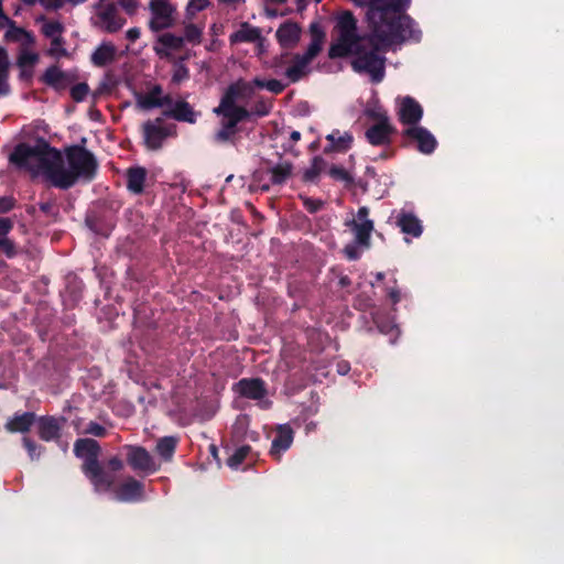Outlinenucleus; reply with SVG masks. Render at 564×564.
Segmentation results:
<instances>
[{"label": "nucleus", "mask_w": 564, "mask_h": 564, "mask_svg": "<svg viewBox=\"0 0 564 564\" xmlns=\"http://www.w3.org/2000/svg\"><path fill=\"white\" fill-rule=\"evenodd\" d=\"M355 2L368 8L366 19L369 42L376 51L419 39L413 21L403 13L410 0H355Z\"/></svg>", "instance_id": "obj_1"}, {"label": "nucleus", "mask_w": 564, "mask_h": 564, "mask_svg": "<svg viewBox=\"0 0 564 564\" xmlns=\"http://www.w3.org/2000/svg\"><path fill=\"white\" fill-rule=\"evenodd\" d=\"M364 40L357 34V22L348 11L337 17L335 37L329 48V57L356 55L352 68L358 73H367L379 83L384 77V58L378 53H366L361 50Z\"/></svg>", "instance_id": "obj_2"}, {"label": "nucleus", "mask_w": 564, "mask_h": 564, "mask_svg": "<svg viewBox=\"0 0 564 564\" xmlns=\"http://www.w3.org/2000/svg\"><path fill=\"white\" fill-rule=\"evenodd\" d=\"M11 161L33 176H42L53 184V175L57 174L59 152L45 141L37 140L34 145H18L11 154Z\"/></svg>", "instance_id": "obj_3"}, {"label": "nucleus", "mask_w": 564, "mask_h": 564, "mask_svg": "<svg viewBox=\"0 0 564 564\" xmlns=\"http://www.w3.org/2000/svg\"><path fill=\"white\" fill-rule=\"evenodd\" d=\"M96 170L93 155L82 148L68 151L66 161L59 154L57 174L53 175V185L67 188L78 178L89 180Z\"/></svg>", "instance_id": "obj_4"}, {"label": "nucleus", "mask_w": 564, "mask_h": 564, "mask_svg": "<svg viewBox=\"0 0 564 564\" xmlns=\"http://www.w3.org/2000/svg\"><path fill=\"white\" fill-rule=\"evenodd\" d=\"M77 457L84 459V471L89 477L97 491H108L112 484V477L104 471L97 462L99 445L90 438L78 440L74 447Z\"/></svg>", "instance_id": "obj_5"}, {"label": "nucleus", "mask_w": 564, "mask_h": 564, "mask_svg": "<svg viewBox=\"0 0 564 564\" xmlns=\"http://www.w3.org/2000/svg\"><path fill=\"white\" fill-rule=\"evenodd\" d=\"M367 207H360L351 218L345 221V225L351 229L355 235V243L347 245L344 249L346 257L350 260L359 258L361 251L369 247L370 235L373 230V223L369 219Z\"/></svg>", "instance_id": "obj_6"}, {"label": "nucleus", "mask_w": 564, "mask_h": 564, "mask_svg": "<svg viewBox=\"0 0 564 564\" xmlns=\"http://www.w3.org/2000/svg\"><path fill=\"white\" fill-rule=\"evenodd\" d=\"M257 88L254 80H238L232 84L221 98L218 111H226L229 116H234L236 120H242L248 116V111L241 105L252 98Z\"/></svg>", "instance_id": "obj_7"}, {"label": "nucleus", "mask_w": 564, "mask_h": 564, "mask_svg": "<svg viewBox=\"0 0 564 564\" xmlns=\"http://www.w3.org/2000/svg\"><path fill=\"white\" fill-rule=\"evenodd\" d=\"M91 20L94 25L108 33L119 31L126 23L110 0H99L95 6V14Z\"/></svg>", "instance_id": "obj_8"}, {"label": "nucleus", "mask_w": 564, "mask_h": 564, "mask_svg": "<svg viewBox=\"0 0 564 564\" xmlns=\"http://www.w3.org/2000/svg\"><path fill=\"white\" fill-rule=\"evenodd\" d=\"M149 9L151 13L149 26L151 30L160 31L174 24L176 8L170 0H150Z\"/></svg>", "instance_id": "obj_9"}, {"label": "nucleus", "mask_w": 564, "mask_h": 564, "mask_svg": "<svg viewBox=\"0 0 564 564\" xmlns=\"http://www.w3.org/2000/svg\"><path fill=\"white\" fill-rule=\"evenodd\" d=\"M127 460L134 470L154 473L159 468L150 453L139 446L128 447Z\"/></svg>", "instance_id": "obj_10"}, {"label": "nucleus", "mask_w": 564, "mask_h": 564, "mask_svg": "<svg viewBox=\"0 0 564 564\" xmlns=\"http://www.w3.org/2000/svg\"><path fill=\"white\" fill-rule=\"evenodd\" d=\"M144 142L151 150L161 148L164 139L171 134V129L165 127L161 119L148 121L143 126Z\"/></svg>", "instance_id": "obj_11"}, {"label": "nucleus", "mask_w": 564, "mask_h": 564, "mask_svg": "<svg viewBox=\"0 0 564 564\" xmlns=\"http://www.w3.org/2000/svg\"><path fill=\"white\" fill-rule=\"evenodd\" d=\"M184 45V39L172 33L160 35L154 44V51L161 58H171L178 53Z\"/></svg>", "instance_id": "obj_12"}, {"label": "nucleus", "mask_w": 564, "mask_h": 564, "mask_svg": "<svg viewBox=\"0 0 564 564\" xmlns=\"http://www.w3.org/2000/svg\"><path fill=\"white\" fill-rule=\"evenodd\" d=\"M398 113L403 124L413 127L421 120L423 110L414 99L404 97L399 101Z\"/></svg>", "instance_id": "obj_13"}, {"label": "nucleus", "mask_w": 564, "mask_h": 564, "mask_svg": "<svg viewBox=\"0 0 564 564\" xmlns=\"http://www.w3.org/2000/svg\"><path fill=\"white\" fill-rule=\"evenodd\" d=\"M137 105L141 109L148 110L152 108L171 106L172 100L169 96L163 95L160 86H154L149 91L138 95Z\"/></svg>", "instance_id": "obj_14"}, {"label": "nucleus", "mask_w": 564, "mask_h": 564, "mask_svg": "<svg viewBox=\"0 0 564 564\" xmlns=\"http://www.w3.org/2000/svg\"><path fill=\"white\" fill-rule=\"evenodd\" d=\"M64 419H56L52 416L40 417L36 422L37 434L43 441H56L61 435V430L64 426Z\"/></svg>", "instance_id": "obj_15"}, {"label": "nucleus", "mask_w": 564, "mask_h": 564, "mask_svg": "<svg viewBox=\"0 0 564 564\" xmlns=\"http://www.w3.org/2000/svg\"><path fill=\"white\" fill-rule=\"evenodd\" d=\"M405 134L417 143V148L422 153H432L436 147V140L426 129L413 126L405 130Z\"/></svg>", "instance_id": "obj_16"}, {"label": "nucleus", "mask_w": 564, "mask_h": 564, "mask_svg": "<svg viewBox=\"0 0 564 564\" xmlns=\"http://www.w3.org/2000/svg\"><path fill=\"white\" fill-rule=\"evenodd\" d=\"M392 132L389 119L386 115H381L378 123L369 128L366 132L368 141L373 145H381L389 141Z\"/></svg>", "instance_id": "obj_17"}, {"label": "nucleus", "mask_w": 564, "mask_h": 564, "mask_svg": "<svg viewBox=\"0 0 564 564\" xmlns=\"http://www.w3.org/2000/svg\"><path fill=\"white\" fill-rule=\"evenodd\" d=\"M276 39L282 47H294L301 39V28L295 22H285L276 30Z\"/></svg>", "instance_id": "obj_18"}, {"label": "nucleus", "mask_w": 564, "mask_h": 564, "mask_svg": "<svg viewBox=\"0 0 564 564\" xmlns=\"http://www.w3.org/2000/svg\"><path fill=\"white\" fill-rule=\"evenodd\" d=\"M328 144L325 148L326 152H346L354 142L352 135L348 131L334 130L326 135Z\"/></svg>", "instance_id": "obj_19"}, {"label": "nucleus", "mask_w": 564, "mask_h": 564, "mask_svg": "<svg viewBox=\"0 0 564 564\" xmlns=\"http://www.w3.org/2000/svg\"><path fill=\"white\" fill-rule=\"evenodd\" d=\"M235 391L253 400H262L265 394L263 382L259 379H242L235 384Z\"/></svg>", "instance_id": "obj_20"}, {"label": "nucleus", "mask_w": 564, "mask_h": 564, "mask_svg": "<svg viewBox=\"0 0 564 564\" xmlns=\"http://www.w3.org/2000/svg\"><path fill=\"white\" fill-rule=\"evenodd\" d=\"M143 496L141 482L133 478H128L115 491V497L119 501H135Z\"/></svg>", "instance_id": "obj_21"}, {"label": "nucleus", "mask_w": 564, "mask_h": 564, "mask_svg": "<svg viewBox=\"0 0 564 564\" xmlns=\"http://www.w3.org/2000/svg\"><path fill=\"white\" fill-rule=\"evenodd\" d=\"M40 55L34 51L33 46L20 48L17 64L21 69V76L30 78L33 75V68L37 64Z\"/></svg>", "instance_id": "obj_22"}, {"label": "nucleus", "mask_w": 564, "mask_h": 564, "mask_svg": "<svg viewBox=\"0 0 564 564\" xmlns=\"http://www.w3.org/2000/svg\"><path fill=\"white\" fill-rule=\"evenodd\" d=\"M312 61L303 54L295 55L292 65L285 70V77L291 82L295 83L305 77L310 72V65Z\"/></svg>", "instance_id": "obj_23"}, {"label": "nucleus", "mask_w": 564, "mask_h": 564, "mask_svg": "<svg viewBox=\"0 0 564 564\" xmlns=\"http://www.w3.org/2000/svg\"><path fill=\"white\" fill-rule=\"evenodd\" d=\"M73 79L74 76L70 73L63 72L56 66L47 68L43 75V82L55 89H64Z\"/></svg>", "instance_id": "obj_24"}, {"label": "nucleus", "mask_w": 564, "mask_h": 564, "mask_svg": "<svg viewBox=\"0 0 564 564\" xmlns=\"http://www.w3.org/2000/svg\"><path fill=\"white\" fill-rule=\"evenodd\" d=\"M310 34H311V43L306 50V52L303 54L311 61H313L318 53L322 51L324 41H325V31L322 28V25L318 22H313L310 26Z\"/></svg>", "instance_id": "obj_25"}, {"label": "nucleus", "mask_w": 564, "mask_h": 564, "mask_svg": "<svg viewBox=\"0 0 564 564\" xmlns=\"http://www.w3.org/2000/svg\"><path fill=\"white\" fill-rule=\"evenodd\" d=\"M310 34H311V43L306 50V52L303 54L311 61H313L318 53L322 51L324 41H325V31L322 28V25L318 22H313L310 26Z\"/></svg>", "instance_id": "obj_26"}, {"label": "nucleus", "mask_w": 564, "mask_h": 564, "mask_svg": "<svg viewBox=\"0 0 564 564\" xmlns=\"http://www.w3.org/2000/svg\"><path fill=\"white\" fill-rule=\"evenodd\" d=\"M117 47L111 42H102L91 54V63L102 67L116 59Z\"/></svg>", "instance_id": "obj_27"}, {"label": "nucleus", "mask_w": 564, "mask_h": 564, "mask_svg": "<svg viewBox=\"0 0 564 564\" xmlns=\"http://www.w3.org/2000/svg\"><path fill=\"white\" fill-rule=\"evenodd\" d=\"M293 442V431L288 425H281L278 435L272 442L271 455L280 458L282 452L286 451Z\"/></svg>", "instance_id": "obj_28"}, {"label": "nucleus", "mask_w": 564, "mask_h": 564, "mask_svg": "<svg viewBox=\"0 0 564 564\" xmlns=\"http://www.w3.org/2000/svg\"><path fill=\"white\" fill-rule=\"evenodd\" d=\"M259 41V53H262V40L260 37V31L257 28H253L247 23L240 25V28L230 35L231 43H241V42H256Z\"/></svg>", "instance_id": "obj_29"}, {"label": "nucleus", "mask_w": 564, "mask_h": 564, "mask_svg": "<svg viewBox=\"0 0 564 564\" xmlns=\"http://www.w3.org/2000/svg\"><path fill=\"white\" fill-rule=\"evenodd\" d=\"M6 39L7 41L18 43L20 48L34 46L35 44L33 34L22 28L17 26L14 22L10 23V26L6 32Z\"/></svg>", "instance_id": "obj_30"}, {"label": "nucleus", "mask_w": 564, "mask_h": 564, "mask_svg": "<svg viewBox=\"0 0 564 564\" xmlns=\"http://www.w3.org/2000/svg\"><path fill=\"white\" fill-rule=\"evenodd\" d=\"M35 422V415L31 412H25L22 414H15L6 423V429L11 433H24L30 430V427Z\"/></svg>", "instance_id": "obj_31"}, {"label": "nucleus", "mask_w": 564, "mask_h": 564, "mask_svg": "<svg viewBox=\"0 0 564 564\" xmlns=\"http://www.w3.org/2000/svg\"><path fill=\"white\" fill-rule=\"evenodd\" d=\"M214 111L223 117V127L216 134V140L219 142L228 141L236 132L235 128L241 120H236L234 116H229L226 111H218V107Z\"/></svg>", "instance_id": "obj_32"}, {"label": "nucleus", "mask_w": 564, "mask_h": 564, "mask_svg": "<svg viewBox=\"0 0 564 564\" xmlns=\"http://www.w3.org/2000/svg\"><path fill=\"white\" fill-rule=\"evenodd\" d=\"M398 225L402 232L419 237L422 234L420 220L410 213H401L398 218Z\"/></svg>", "instance_id": "obj_33"}, {"label": "nucleus", "mask_w": 564, "mask_h": 564, "mask_svg": "<svg viewBox=\"0 0 564 564\" xmlns=\"http://www.w3.org/2000/svg\"><path fill=\"white\" fill-rule=\"evenodd\" d=\"M147 172L142 167H134L128 171V188L133 193H141L145 181Z\"/></svg>", "instance_id": "obj_34"}, {"label": "nucleus", "mask_w": 564, "mask_h": 564, "mask_svg": "<svg viewBox=\"0 0 564 564\" xmlns=\"http://www.w3.org/2000/svg\"><path fill=\"white\" fill-rule=\"evenodd\" d=\"M169 107L170 115L173 116L175 119L187 122H195V113L193 112L188 104L180 101Z\"/></svg>", "instance_id": "obj_35"}, {"label": "nucleus", "mask_w": 564, "mask_h": 564, "mask_svg": "<svg viewBox=\"0 0 564 564\" xmlns=\"http://www.w3.org/2000/svg\"><path fill=\"white\" fill-rule=\"evenodd\" d=\"M12 228V223L8 218H0V249H2L7 256L11 257L14 253L12 242L7 238V235Z\"/></svg>", "instance_id": "obj_36"}, {"label": "nucleus", "mask_w": 564, "mask_h": 564, "mask_svg": "<svg viewBox=\"0 0 564 564\" xmlns=\"http://www.w3.org/2000/svg\"><path fill=\"white\" fill-rule=\"evenodd\" d=\"M177 440L173 436H166L156 443V453L164 459L170 460L174 454Z\"/></svg>", "instance_id": "obj_37"}, {"label": "nucleus", "mask_w": 564, "mask_h": 564, "mask_svg": "<svg viewBox=\"0 0 564 564\" xmlns=\"http://www.w3.org/2000/svg\"><path fill=\"white\" fill-rule=\"evenodd\" d=\"M37 22L42 23V32L45 36L55 40L61 39V34L63 32V25L61 22L55 20H46L44 18H39Z\"/></svg>", "instance_id": "obj_38"}, {"label": "nucleus", "mask_w": 564, "mask_h": 564, "mask_svg": "<svg viewBox=\"0 0 564 564\" xmlns=\"http://www.w3.org/2000/svg\"><path fill=\"white\" fill-rule=\"evenodd\" d=\"M75 427L79 434H91L98 437L106 435V427L96 422L83 423L82 420L75 422Z\"/></svg>", "instance_id": "obj_39"}, {"label": "nucleus", "mask_w": 564, "mask_h": 564, "mask_svg": "<svg viewBox=\"0 0 564 564\" xmlns=\"http://www.w3.org/2000/svg\"><path fill=\"white\" fill-rule=\"evenodd\" d=\"M250 452L248 446H241L237 448L232 455L227 459V464L230 468H238V466L246 459Z\"/></svg>", "instance_id": "obj_40"}, {"label": "nucleus", "mask_w": 564, "mask_h": 564, "mask_svg": "<svg viewBox=\"0 0 564 564\" xmlns=\"http://www.w3.org/2000/svg\"><path fill=\"white\" fill-rule=\"evenodd\" d=\"M254 84H256L257 88H267L269 91L274 93V94H280L285 88V86L276 79H271V80L264 82V80L256 78Z\"/></svg>", "instance_id": "obj_41"}, {"label": "nucleus", "mask_w": 564, "mask_h": 564, "mask_svg": "<svg viewBox=\"0 0 564 564\" xmlns=\"http://www.w3.org/2000/svg\"><path fill=\"white\" fill-rule=\"evenodd\" d=\"M324 166H325V163H324L323 159L314 158V160L312 162V166L310 169H307L304 173V178L306 181H313L314 178H316L318 176V174L322 172Z\"/></svg>", "instance_id": "obj_42"}, {"label": "nucleus", "mask_w": 564, "mask_h": 564, "mask_svg": "<svg viewBox=\"0 0 564 564\" xmlns=\"http://www.w3.org/2000/svg\"><path fill=\"white\" fill-rule=\"evenodd\" d=\"M200 36H202V29L194 25V24H188L186 25L185 28V31H184V42L187 41L189 43H199L200 41Z\"/></svg>", "instance_id": "obj_43"}, {"label": "nucleus", "mask_w": 564, "mask_h": 564, "mask_svg": "<svg viewBox=\"0 0 564 564\" xmlns=\"http://www.w3.org/2000/svg\"><path fill=\"white\" fill-rule=\"evenodd\" d=\"M209 3V0H189L186 7V12L188 15L194 17L199 11L206 9Z\"/></svg>", "instance_id": "obj_44"}, {"label": "nucleus", "mask_w": 564, "mask_h": 564, "mask_svg": "<svg viewBox=\"0 0 564 564\" xmlns=\"http://www.w3.org/2000/svg\"><path fill=\"white\" fill-rule=\"evenodd\" d=\"M88 91H89V88H88L87 84L82 83L72 88L70 95L74 100L82 101L86 98V96L88 95Z\"/></svg>", "instance_id": "obj_45"}, {"label": "nucleus", "mask_w": 564, "mask_h": 564, "mask_svg": "<svg viewBox=\"0 0 564 564\" xmlns=\"http://www.w3.org/2000/svg\"><path fill=\"white\" fill-rule=\"evenodd\" d=\"M290 175V167L279 165L272 170V180L274 183H282Z\"/></svg>", "instance_id": "obj_46"}, {"label": "nucleus", "mask_w": 564, "mask_h": 564, "mask_svg": "<svg viewBox=\"0 0 564 564\" xmlns=\"http://www.w3.org/2000/svg\"><path fill=\"white\" fill-rule=\"evenodd\" d=\"M23 444H24L31 459H36L40 457L41 449H42L41 446L36 445L29 437L23 438Z\"/></svg>", "instance_id": "obj_47"}, {"label": "nucleus", "mask_w": 564, "mask_h": 564, "mask_svg": "<svg viewBox=\"0 0 564 564\" xmlns=\"http://www.w3.org/2000/svg\"><path fill=\"white\" fill-rule=\"evenodd\" d=\"M48 54L57 58L66 55V51L62 45V39L52 40Z\"/></svg>", "instance_id": "obj_48"}, {"label": "nucleus", "mask_w": 564, "mask_h": 564, "mask_svg": "<svg viewBox=\"0 0 564 564\" xmlns=\"http://www.w3.org/2000/svg\"><path fill=\"white\" fill-rule=\"evenodd\" d=\"M328 174L333 178L338 180V181H349L350 180L348 172L341 166H336V165L330 166L328 170Z\"/></svg>", "instance_id": "obj_49"}, {"label": "nucleus", "mask_w": 564, "mask_h": 564, "mask_svg": "<svg viewBox=\"0 0 564 564\" xmlns=\"http://www.w3.org/2000/svg\"><path fill=\"white\" fill-rule=\"evenodd\" d=\"M8 55L4 48L0 47V79L7 82Z\"/></svg>", "instance_id": "obj_50"}, {"label": "nucleus", "mask_w": 564, "mask_h": 564, "mask_svg": "<svg viewBox=\"0 0 564 564\" xmlns=\"http://www.w3.org/2000/svg\"><path fill=\"white\" fill-rule=\"evenodd\" d=\"M303 202V205L311 212V213H314L316 210H318L322 206V202L321 200H317V199H313V198H310V197H306V196H301L300 197Z\"/></svg>", "instance_id": "obj_51"}, {"label": "nucleus", "mask_w": 564, "mask_h": 564, "mask_svg": "<svg viewBox=\"0 0 564 564\" xmlns=\"http://www.w3.org/2000/svg\"><path fill=\"white\" fill-rule=\"evenodd\" d=\"M121 8L129 14H133L138 8V0H118Z\"/></svg>", "instance_id": "obj_52"}, {"label": "nucleus", "mask_w": 564, "mask_h": 564, "mask_svg": "<svg viewBox=\"0 0 564 564\" xmlns=\"http://www.w3.org/2000/svg\"><path fill=\"white\" fill-rule=\"evenodd\" d=\"M141 35V30L139 28H131L126 32V37L130 42H135Z\"/></svg>", "instance_id": "obj_53"}, {"label": "nucleus", "mask_w": 564, "mask_h": 564, "mask_svg": "<svg viewBox=\"0 0 564 564\" xmlns=\"http://www.w3.org/2000/svg\"><path fill=\"white\" fill-rule=\"evenodd\" d=\"M123 467V463L121 459L117 458V457H113L111 458L109 462H108V468L111 470V471H118V470H121Z\"/></svg>", "instance_id": "obj_54"}, {"label": "nucleus", "mask_w": 564, "mask_h": 564, "mask_svg": "<svg viewBox=\"0 0 564 564\" xmlns=\"http://www.w3.org/2000/svg\"><path fill=\"white\" fill-rule=\"evenodd\" d=\"M46 9H58L62 7V0H39Z\"/></svg>", "instance_id": "obj_55"}, {"label": "nucleus", "mask_w": 564, "mask_h": 564, "mask_svg": "<svg viewBox=\"0 0 564 564\" xmlns=\"http://www.w3.org/2000/svg\"><path fill=\"white\" fill-rule=\"evenodd\" d=\"M13 207V200L8 197L0 198V212L6 213Z\"/></svg>", "instance_id": "obj_56"}, {"label": "nucleus", "mask_w": 564, "mask_h": 564, "mask_svg": "<svg viewBox=\"0 0 564 564\" xmlns=\"http://www.w3.org/2000/svg\"><path fill=\"white\" fill-rule=\"evenodd\" d=\"M186 77H187V70L183 67H178L173 75V80L181 82Z\"/></svg>", "instance_id": "obj_57"}, {"label": "nucleus", "mask_w": 564, "mask_h": 564, "mask_svg": "<svg viewBox=\"0 0 564 564\" xmlns=\"http://www.w3.org/2000/svg\"><path fill=\"white\" fill-rule=\"evenodd\" d=\"M10 23H12V21L6 14H0V29H9Z\"/></svg>", "instance_id": "obj_58"}, {"label": "nucleus", "mask_w": 564, "mask_h": 564, "mask_svg": "<svg viewBox=\"0 0 564 564\" xmlns=\"http://www.w3.org/2000/svg\"><path fill=\"white\" fill-rule=\"evenodd\" d=\"M379 328H380V330L382 333H395V334H398V329L394 326H388V327L379 326Z\"/></svg>", "instance_id": "obj_59"}, {"label": "nucleus", "mask_w": 564, "mask_h": 564, "mask_svg": "<svg viewBox=\"0 0 564 564\" xmlns=\"http://www.w3.org/2000/svg\"><path fill=\"white\" fill-rule=\"evenodd\" d=\"M8 90L7 82L0 79V95Z\"/></svg>", "instance_id": "obj_60"}, {"label": "nucleus", "mask_w": 564, "mask_h": 564, "mask_svg": "<svg viewBox=\"0 0 564 564\" xmlns=\"http://www.w3.org/2000/svg\"><path fill=\"white\" fill-rule=\"evenodd\" d=\"M300 137H301V134H300V132H299V131H293V132L291 133V139H292L293 141H299V140H300Z\"/></svg>", "instance_id": "obj_61"}, {"label": "nucleus", "mask_w": 564, "mask_h": 564, "mask_svg": "<svg viewBox=\"0 0 564 564\" xmlns=\"http://www.w3.org/2000/svg\"><path fill=\"white\" fill-rule=\"evenodd\" d=\"M258 113H259V115H265V113H268V107H267V105H263V106H262V109H261V110H259V111H258Z\"/></svg>", "instance_id": "obj_62"}, {"label": "nucleus", "mask_w": 564, "mask_h": 564, "mask_svg": "<svg viewBox=\"0 0 564 564\" xmlns=\"http://www.w3.org/2000/svg\"><path fill=\"white\" fill-rule=\"evenodd\" d=\"M23 2L28 3V4H32L34 3L36 0H22Z\"/></svg>", "instance_id": "obj_63"}, {"label": "nucleus", "mask_w": 564, "mask_h": 564, "mask_svg": "<svg viewBox=\"0 0 564 564\" xmlns=\"http://www.w3.org/2000/svg\"><path fill=\"white\" fill-rule=\"evenodd\" d=\"M212 452H213V454H215V452H216V448L214 446L212 447Z\"/></svg>", "instance_id": "obj_64"}]
</instances>
